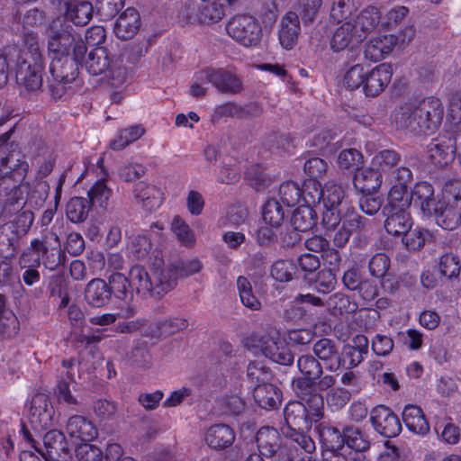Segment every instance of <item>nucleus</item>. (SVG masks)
<instances>
[{
    "label": "nucleus",
    "mask_w": 461,
    "mask_h": 461,
    "mask_svg": "<svg viewBox=\"0 0 461 461\" xmlns=\"http://www.w3.org/2000/svg\"><path fill=\"white\" fill-rule=\"evenodd\" d=\"M444 107L438 98L430 96L421 100L417 105L402 107L396 115V124L409 129L416 134H428L440 126Z\"/></svg>",
    "instance_id": "nucleus-1"
},
{
    "label": "nucleus",
    "mask_w": 461,
    "mask_h": 461,
    "mask_svg": "<svg viewBox=\"0 0 461 461\" xmlns=\"http://www.w3.org/2000/svg\"><path fill=\"white\" fill-rule=\"evenodd\" d=\"M25 47L17 52L15 77L17 84L26 92H37L42 86L43 57L34 33L25 34Z\"/></svg>",
    "instance_id": "nucleus-2"
},
{
    "label": "nucleus",
    "mask_w": 461,
    "mask_h": 461,
    "mask_svg": "<svg viewBox=\"0 0 461 461\" xmlns=\"http://www.w3.org/2000/svg\"><path fill=\"white\" fill-rule=\"evenodd\" d=\"M297 395L301 401L289 402L284 410L285 421L291 429L310 428L323 416L324 402L321 393Z\"/></svg>",
    "instance_id": "nucleus-3"
},
{
    "label": "nucleus",
    "mask_w": 461,
    "mask_h": 461,
    "mask_svg": "<svg viewBox=\"0 0 461 461\" xmlns=\"http://www.w3.org/2000/svg\"><path fill=\"white\" fill-rule=\"evenodd\" d=\"M297 367L302 377L294 381L296 394L319 393L335 385L337 379L332 375H323L320 361L311 354H305L297 359Z\"/></svg>",
    "instance_id": "nucleus-4"
},
{
    "label": "nucleus",
    "mask_w": 461,
    "mask_h": 461,
    "mask_svg": "<svg viewBox=\"0 0 461 461\" xmlns=\"http://www.w3.org/2000/svg\"><path fill=\"white\" fill-rule=\"evenodd\" d=\"M129 282L131 293L136 292L143 297H160L176 285V278L168 270H162L159 274L153 273L150 276L144 267L138 265L130 269Z\"/></svg>",
    "instance_id": "nucleus-5"
},
{
    "label": "nucleus",
    "mask_w": 461,
    "mask_h": 461,
    "mask_svg": "<svg viewBox=\"0 0 461 461\" xmlns=\"http://www.w3.org/2000/svg\"><path fill=\"white\" fill-rule=\"evenodd\" d=\"M87 48L81 36L65 28L50 31L48 52L53 58H63L74 55L76 60H84Z\"/></svg>",
    "instance_id": "nucleus-6"
},
{
    "label": "nucleus",
    "mask_w": 461,
    "mask_h": 461,
    "mask_svg": "<svg viewBox=\"0 0 461 461\" xmlns=\"http://www.w3.org/2000/svg\"><path fill=\"white\" fill-rule=\"evenodd\" d=\"M461 213V182L445 185L443 196L436 209V222L442 229L453 230L458 227Z\"/></svg>",
    "instance_id": "nucleus-7"
},
{
    "label": "nucleus",
    "mask_w": 461,
    "mask_h": 461,
    "mask_svg": "<svg viewBox=\"0 0 461 461\" xmlns=\"http://www.w3.org/2000/svg\"><path fill=\"white\" fill-rule=\"evenodd\" d=\"M13 130L0 136V194L8 190L6 184L14 180L23 181L28 171L27 162L14 158V155H6L12 147L9 142Z\"/></svg>",
    "instance_id": "nucleus-8"
},
{
    "label": "nucleus",
    "mask_w": 461,
    "mask_h": 461,
    "mask_svg": "<svg viewBox=\"0 0 461 461\" xmlns=\"http://www.w3.org/2000/svg\"><path fill=\"white\" fill-rule=\"evenodd\" d=\"M30 249L37 255L33 259L34 267H39L41 262L47 269L53 271L65 263L66 255L60 248L58 235L54 232L32 240Z\"/></svg>",
    "instance_id": "nucleus-9"
},
{
    "label": "nucleus",
    "mask_w": 461,
    "mask_h": 461,
    "mask_svg": "<svg viewBox=\"0 0 461 461\" xmlns=\"http://www.w3.org/2000/svg\"><path fill=\"white\" fill-rule=\"evenodd\" d=\"M82 62L83 60H76L74 55L51 59L50 72L53 81L50 84V91L53 98L62 97L68 86L77 77L78 66Z\"/></svg>",
    "instance_id": "nucleus-10"
},
{
    "label": "nucleus",
    "mask_w": 461,
    "mask_h": 461,
    "mask_svg": "<svg viewBox=\"0 0 461 461\" xmlns=\"http://www.w3.org/2000/svg\"><path fill=\"white\" fill-rule=\"evenodd\" d=\"M87 72L93 76L106 73L112 80V85L119 86L126 80V70L121 66L115 67L111 60L108 50L104 47H97L89 51L85 60Z\"/></svg>",
    "instance_id": "nucleus-11"
},
{
    "label": "nucleus",
    "mask_w": 461,
    "mask_h": 461,
    "mask_svg": "<svg viewBox=\"0 0 461 461\" xmlns=\"http://www.w3.org/2000/svg\"><path fill=\"white\" fill-rule=\"evenodd\" d=\"M226 30L233 40L245 47H255L261 41V27L251 15L240 14L232 17L228 22Z\"/></svg>",
    "instance_id": "nucleus-12"
},
{
    "label": "nucleus",
    "mask_w": 461,
    "mask_h": 461,
    "mask_svg": "<svg viewBox=\"0 0 461 461\" xmlns=\"http://www.w3.org/2000/svg\"><path fill=\"white\" fill-rule=\"evenodd\" d=\"M461 134L446 131L433 138L427 145V156L430 162L437 167H445L455 158L456 142Z\"/></svg>",
    "instance_id": "nucleus-13"
},
{
    "label": "nucleus",
    "mask_w": 461,
    "mask_h": 461,
    "mask_svg": "<svg viewBox=\"0 0 461 461\" xmlns=\"http://www.w3.org/2000/svg\"><path fill=\"white\" fill-rule=\"evenodd\" d=\"M197 80L211 83L218 91L225 94H237L242 90V80L225 68H207L197 73Z\"/></svg>",
    "instance_id": "nucleus-14"
},
{
    "label": "nucleus",
    "mask_w": 461,
    "mask_h": 461,
    "mask_svg": "<svg viewBox=\"0 0 461 461\" xmlns=\"http://www.w3.org/2000/svg\"><path fill=\"white\" fill-rule=\"evenodd\" d=\"M37 451L45 458L46 461H70L71 454L64 434L52 429L43 436V449Z\"/></svg>",
    "instance_id": "nucleus-15"
},
{
    "label": "nucleus",
    "mask_w": 461,
    "mask_h": 461,
    "mask_svg": "<svg viewBox=\"0 0 461 461\" xmlns=\"http://www.w3.org/2000/svg\"><path fill=\"white\" fill-rule=\"evenodd\" d=\"M370 419L375 431L385 438H393L402 431L398 417L386 406L378 405L371 411Z\"/></svg>",
    "instance_id": "nucleus-16"
},
{
    "label": "nucleus",
    "mask_w": 461,
    "mask_h": 461,
    "mask_svg": "<svg viewBox=\"0 0 461 461\" xmlns=\"http://www.w3.org/2000/svg\"><path fill=\"white\" fill-rule=\"evenodd\" d=\"M256 442L260 454L266 456H276L280 461L286 454L282 446V438L278 430L273 427L260 428L256 434Z\"/></svg>",
    "instance_id": "nucleus-17"
},
{
    "label": "nucleus",
    "mask_w": 461,
    "mask_h": 461,
    "mask_svg": "<svg viewBox=\"0 0 461 461\" xmlns=\"http://www.w3.org/2000/svg\"><path fill=\"white\" fill-rule=\"evenodd\" d=\"M55 411L49 397L44 393L35 394L31 402L30 422L35 429H46L52 425Z\"/></svg>",
    "instance_id": "nucleus-18"
},
{
    "label": "nucleus",
    "mask_w": 461,
    "mask_h": 461,
    "mask_svg": "<svg viewBox=\"0 0 461 461\" xmlns=\"http://www.w3.org/2000/svg\"><path fill=\"white\" fill-rule=\"evenodd\" d=\"M301 25L298 14L288 11L281 19L278 26L279 43L286 50H293L298 42Z\"/></svg>",
    "instance_id": "nucleus-19"
},
{
    "label": "nucleus",
    "mask_w": 461,
    "mask_h": 461,
    "mask_svg": "<svg viewBox=\"0 0 461 461\" xmlns=\"http://www.w3.org/2000/svg\"><path fill=\"white\" fill-rule=\"evenodd\" d=\"M260 342L262 353L273 362L281 365H290L293 363L294 355L285 342L279 338L278 334L262 337Z\"/></svg>",
    "instance_id": "nucleus-20"
},
{
    "label": "nucleus",
    "mask_w": 461,
    "mask_h": 461,
    "mask_svg": "<svg viewBox=\"0 0 461 461\" xmlns=\"http://www.w3.org/2000/svg\"><path fill=\"white\" fill-rule=\"evenodd\" d=\"M392 78V68L386 63L366 71L363 91L366 96H376L388 86Z\"/></svg>",
    "instance_id": "nucleus-21"
},
{
    "label": "nucleus",
    "mask_w": 461,
    "mask_h": 461,
    "mask_svg": "<svg viewBox=\"0 0 461 461\" xmlns=\"http://www.w3.org/2000/svg\"><path fill=\"white\" fill-rule=\"evenodd\" d=\"M368 352V339L364 335H357L352 344L344 345L339 351L340 368L351 369L358 366Z\"/></svg>",
    "instance_id": "nucleus-22"
},
{
    "label": "nucleus",
    "mask_w": 461,
    "mask_h": 461,
    "mask_svg": "<svg viewBox=\"0 0 461 461\" xmlns=\"http://www.w3.org/2000/svg\"><path fill=\"white\" fill-rule=\"evenodd\" d=\"M362 41L355 31L352 21H347L339 25L333 32L330 41V47L334 52H339L348 49L352 50Z\"/></svg>",
    "instance_id": "nucleus-23"
},
{
    "label": "nucleus",
    "mask_w": 461,
    "mask_h": 461,
    "mask_svg": "<svg viewBox=\"0 0 461 461\" xmlns=\"http://www.w3.org/2000/svg\"><path fill=\"white\" fill-rule=\"evenodd\" d=\"M312 351L319 361H322L330 372L340 369L339 348L338 344L327 338L318 339L312 346Z\"/></svg>",
    "instance_id": "nucleus-24"
},
{
    "label": "nucleus",
    "mask_w": 461,
    "mask_h": 461,
    "mask_svg": "<svg viewBox=\"0 0 461 461\" xmlns=\"http://www.w3.org/2000/svg\"><path fill=\"white\" fill-rule=\"evenodd\" d=\"M141 20L139 12L129 7L117 18L114 24L116 37L122 41L132 39L140 31Z\"/></svg>",
    "instance_id": "nucleus-25"
},
{
    "label": "nucleus",
    "mask_w": 461,
    "mask_h": 461,
    "mask_svg": "<svg viewBox=\"0 0 461 461\" xmlns=\"http://www.w3.org/2000/svg\"><path fill=\"white\" fill-rule=\"evenodd\" d=\"M133 196L136 202L148 212L158 209L162 203V193L160 189L143 181L135 185Z\"/></svg>",
    "instance_id": "nucleus-26"
},
{
    "label": "nucleus",
    "mask_w": 461,
    "mask_h": 461,
    "mask_svg": "<svg viewBox=\"0 0 461 461\" xmlns=\"http://www.w3.org/2000/svg\"><path fill=\"white\" fill-rule=\"evenodd\" d=\"M66 429L70 438L84 442L92 441L98 435L93 422L81 415L71 416L67 422Z\"/></svg>",
    "instance_id": "nucleus-27"
},
{
    "label": "nucleus",
    "mask_w": 461,
    "mask_h": 461,
    "mask_svg": "<svg viewBox=\"0 0 461 461\" xmlns=\"http://www.w3.org/2000/svg\"><path fill=\"white\" fill-rule=\"evenodd\" d=\"M396 42L397 38L393 34L376 36L366 43L365 56L373 61H379L392 52Z\"/></svg>",
    "instance_id": "nucleus-28"
},
{
    "label": "nucleus",
    "mask_w": 461,
    "mask_h": 461,
    "mask_svg": "<svg viewBox=\"0 0 461 461\" xmlns=\"http://www.w3.org/2000/svg\"><path fill=\"white\" fill-rule=\"evenodd\" d=\"M380 19L381 14L379 10L375 6H369L362 10L351 21L355 26V31L360 39L364 41L378 26Z\"/></svg>",
    "instance_id": "nucleus-29"
},
{
    "label": "nucleus",
    "mask_w": 461,
    "mask_h": 461,
    "mask_svg": "<svg viewBox=\"0 0 461 461\" xmlns=\"http://www.w3.org/2000/svg\"><path fill=\"white\" fill-rule=\"evenodd\" d=\"M235 440L234 430L226 424L211 426L205 433V441L214 449H224L230 447Z\"/></svg>",
    "instance_id": "nucleus-30"
},
{
    "label": "nucleus",
    "mask_w": 461,
    "mask_h": 461,
    "mask_svg": "<svg viewBox=\"0 0 461 461\" xmlns=\"http://www.w3.org/2000/svg\"><path fill=\"white\" fill-rule=\"evenodd\" d=\"M111 296V289L104 279H92L86 286L85 299L92 307L99 308L106 305Z\"/></svg>",
    "instance_id": "nucleus-31"
},
{
    "label": "nucleus",
    "mask_w": 461,
    "mask_h": 461,
    "mask_svg": "<svg viewBox=\"0 0 461 461\" xmlns=\"http://www.w3.org/2000/svg\"><path fill=\"white\" fill-rule=\"evenodd\" d=\"M411 201L420 206L424 214L436 216L438 203L434 199V188L428 182H420L416 184L411 194Z\"/></svg>",
    "instance_id": "nucleus-32"
},
{
    "label": "nucleus",
    "mask_w": 461,
    "mask_h": 461,
    "mask_svg": "<svg viewBox=\"0 0 461 461\" xmlns=\"http://www.w3.org/2000/svg\"><path fill=\"white\" fill-rule=\"evenodd\" d=\"M253 396L257 403L265 410H273L281 404L282 393L270 383L256 384Z\"/></svg>",
    "instance_id": "nucleus-33"
},
{
    "label": "nucleus",
    "mask_w": 461,
    "mask_h": 461,
    "mask_svg": "<svg viewBox=\"0 0 461 461\" xmlns=\"http://www.w3.org/2000/svg\"><path fill=\"white\" fill-rule=\"evenodd\" d=\"M319 435L321 441L332 451L329 461H346L342 455L335 452V450L339 449L345 444V430L342 434L335 427L321 425Z\"/></svg>",
    "instance_id": "nucleus-34"
},
{
    "label": "nucleus",
    "mask_w": 461,
    "mask_h": 461,
    "mask_svg": "<svg viewBox=\"0 0 461 461\" xmlns=\"http://www.w3.org/2000/svg\"><path fill=\"white\" fill-rule=\"evenodd\" d=\"M386 215L384 228L393 236H402L413 225L412 218L408 211H384Z\"/></svg>",
    "instance_id": "nucleus-35"
},
{
    "label": "nucleus",
    "mask_w": 461,
    "mask_h": 461,
    "mask_svg": "<svg viewBox=\"0 0 461 461\" xmlns=\"http://www.w3.org/2000/svg\"><path fill=\"white\" fill-rule=\"evenodd\" d=\"M23 181L14 180L6 184L8 190L5 191V199L2 205L3 213L6 216H12L14 213L20 212L26 203L24 190L21 186Z\"/></svg>",
    "instance_id": "nucleus-36"
},
{
    "label": "nucleus",
    "mask_w": 461,
    "mask_h": 461,
    "mask_svg": "<svg viewBox=\"0 0 461 461\" xmlns=\"http://www.w3.org/2000/svg\"><path fill=\"white\" fill-rule=\"evenodd\" d=\"M402 420L406 427L415 434L425 435L429 430L422 410L416 405H407L402 411Z\"/></svg>",
    "instance_id": "nucleus-37"
},
{
    "label": "nucleus",
    "mask_w": 461,
    "mask_h": 461,
    "mask_svg": "<svg viewBox=\"0 0 461 461\" xmlns=\"http://www.w3.org/2000/svg\"><path fill=\"white\" fill-rule=\"evenodd\" d=\"M105 176L106 174L104 172V176L96 180L87 192V200L91 206H96L104 211L108 209L113 196V190L107 185Z\"/></svg>",
    "instance_id": "nucleus-38"
},
{
    "label": "nucleus",
    "mask_w": 461,
    "mask_h": 461,
    "mask_svg": "<svg viewBox=\"0 0 461 461\" xmlns=\"http://www.w3.org/2000/svg\"><path fill=\"white\" fill-rule=\"evenodd\" d=\"M382 176L377 169L362 168L355 173L353 185L360 193H372L380 187Z\"/></svg>",
    "instance_id": "nucleus-39"
},
{
    "label": "nucleus",
    "mask_w": 461,
    "mask_h": 461,
    "mask_svg": "<svg viewBox=\"0 0 461 461\" xmlns=\"http://www.w3.org/2000/svg\"><path fill=\"white\" fill-rule=\"evenodd\" d=\"M387 202L384 211H408L411 196L407 185L402 183L393 185L388 194Z\"/></svg>",
    "instance_id": "nucleus-40"
},
{
    "label": "nucleus",
    "mask_w": 461,
    "mask_h": 461,
    "mask_svg": "<svg viewBox=\"0 0 461 461\" xmlns=\"http://www.w3.org/2000/svg\"><path fill=\"white\" fill-rule=\"evenodd\" d=\"M93 6L87 1L73 0L67 4L66 18L77 26L86 25L92 18Z\"/></svg>",
    "instance_id": "nucleus-41"
},
{
    "label": "nucleus",
    "mask_w": 461,
    "mask_h": 461,
    "mask_svg": "<svg viewBox=\"0 0 461 461\" xmlns=\"http://www.w3.org/2000/svg\"><path fill=\"white\" fill-rule=\"evenodd\" d=\"M91 207L86 198L72 197L66 205L67 218L73 223L84 222L88 217Z\"/></svg>",
    "instance_id": "nucleus-42"
},
{
    "label": "nucleus",
    "mask_w": 461,
    "mask_h": 461,
    "mask_svg": "<svg viewBox=\"0 0 461 461\" xmlns=\"http://www.w3.org/2000/svg\"><path fill=\"white\" fill-rule=\"evenodd\" d=\"M291 224L298 231H307L316 224V214L312 207L302 204L292 213Z\"/></svg>",
    "instance_id": "nucleus-43"
},
{
    "label": "nucleus",
    "mask_w": 461,
    "mask_h": 461,
    "mask_svg": "<svg viewBox=\"0 0 461 461\" xmlns=\"http://www.w3.org/2000/svg\"><path fill=\"white\" fill-rule=\"evenodd\" d=\"M285 217V211L283 205L276 199H268L262 207V218L266 224L272 228H278L282 225Z\"/></svg>",
    "instance_id": "nucleus-44"
},
{
    "label": "nucleus",
    "mask_w": 461,
    "mask_h": 461,
    "mask_svg": "<svg viewBox=\"0 0 461 461\" xmlns=\"http://www.w3.org/2000/svg\"><path fill=\"white\" fill-rule=\"evenodd\" d=\"M144 132L145 130L140 125H133L120 130L116 136L111 140L110 147L113 150H122L131 143L139 140Z\"/></svg>",
    "instance_id": "nucleus-45"
},
{
    "label": "nucleus",
    "mask_w": 461,
    "mask_h": 461,
    "mask_svg": "<svg viewBox=\"0 0 461 461\" xmlns=\"http://www.w3.org/2000/svg\"><path fill=\"white\" fill-rule=\"evenodd\" d=\"M108 282L111 294H113L116 298L123 301L131 298L132 293L130 287L129 276L126 277L122 273L114 272L108 277Z\"/></svg>",
    "instance_id": "nucleus-46"
},
{
    "label": "nucleus",
    "mask_w": 461,
    "mask_h": 461,
    "mask_svg": "<svg viewBox=\"0 0 461 461\" xmlns=\"http://www.w3.org/2000/svg\"><path fill=\"white\" fill-rule=\"evenodd\" d=\"M344 198V190L341 185L333 181L327 182L322 187V199L324 208H339Z\"/></svg>",
    "instance_id": "nucleus-47"
},
{
    "label": "nucleus",
    "mask_w": 461,
    "mask_h": 461,
    "mask_svg": "<svg viewBox=\"0 0 461 461\" xmlns=\"http://www.w3.org/2000/svg\"><path fill=\"white\" fill-rule=\"evenodd\" d=\"M171 230L182 245L189 248L194 246L196 240L194 232L179 216L173 218Z\"/></svg>",
    "instance_id": "nucleus-48"
},
{
    "label": "nucleus",
    "mask_w": 461,
    "mask_h": 461,
    "mask_svg": "<svg viewBox=\"0 0 461 461\" xmlns=\"http://www.w3.org/2000/svg\"><path fill=\"white\" fill-rule=\"evenodd\" d=\"M237 288L240 301L244 306L251 310H258L261 306L258 299L254 295L250 282L245 276H239Z\"/></svg>",
    "instance_id": "nucleus-49"
},
{
    "label": "nucleus",
    "mask_w": 461,
    "mask_h": 461,
    "mask_svg": "<svg viewBox=\"0 0 461 461\" xmlns=\"http://www.w3.org/2000/svg\"><path fill=\"white\" fill-rule=\"evenodd\" d=\"M362 163V153L354 148L341 150L337 158L339 167L344 170H357Z\"/></svg>",
    "instance_id": "nucleus-50"
},
{
    "label": "nucleus",
    "mask_w": 461,
    "mask_h": 461,
    "mask_svg": "<svg viewBox=\"0 0 461 461\" xmlns=\"http://www.w3.org/2000/svg\"><path fill=\"white\" fill-rule=\"evenodd\" d=\"M151 249L152 243L150 240L143 234L133 237L128 245L129 254L138 260L147 258Z\"/></svg>",
    "instance_id": "nucleus-51"
},
{
    "label": "nucleus",
    "mask_w": 461,
    "mask_h": 461,
    "mask_svg": "<svg viewBox=\"0 0 461 461\" xmlns=\"http://www.w3.org/2000/svg\"><path fill=\"white\" fill-rule=\"evenodd\" d=\"M321 4V0H297L294 12L301 15L303 23L307 25L315 19Z\"/></svg>",
    "instance_id": "nucleus-52"
},
{
    "label": "nucleus",
    "mask_w": 461,
    "mask_h": 461,
    "mask_svg": "<svg viewBox=\"0 0 461 461\" xmlns=\"http://www.w3.org/2000/svg\"><path fill=\"white\" fill-rule=\"evenodd\" d=\"M278 194L285 205L294 206L301 201L302 188L295 182H285L280 185Z\"/></svg>",
    "instance_id": "nucleus-53"
},
{
    "label": "nucleus",
    "mask_w": 461,
    "mask_h": 461,
    "mask_svg": "<svg viewBox=\"0 0 461 461\" xmlns=\"http://www.w3.org/2000/svg\"><path fill=\"white\" fill-rule=\"evenodd\" d=\"M460 263L456 256L446 253L438 258V270L442 276L448 279L456 278L460 273Z\"/></svg>",
    "instance_id": "nucleus-54"
},
{
    "label": "nucleus",
    "mask_w": 461,
    "mask_h": 461,
    "mask_svg": "<svg viewBox=\"0 0 461 461\" xmlns=\"http://www.w3.org/2000/svg\"><path fill=\"white\" fill-rule=\"evenodd\" d=\"M345 443L352 449L364 452L369 448L367 437L358 429L348 427L345 429Z\"/></svg>",
    "instance_id": "nucleus-55"
},
{
    "label": "nucleus",
    "mask_w": 461,
    "mask_h": 461,
    "mask_svg": "<svg viewBox=\"0 0 461 461\" xmlns=\"http://www.w3.org/2000/svg\"><path fill=\"white\" fill-rule=\"evenodd\" d=\"M366 70L361 64L350 67L344 74L343 85L349 89L363 87Z\"/></svg>",
    "instance_id": "nucleus-56"
},
{
    "label": "nucleus",
    "mask_w": 461,
    "mask_h": 461,
    "mask_svg": "<svg viewBox=\"0 0 461 461\" xmlns=\"http://www.w3.org/2000/svg\"><path fill=\"white\" fill-rule=\"evenodd\" d=\"M400 155L395 150L384 149L374 156L372 165L378 171H385L395 166L400 161Z\"/></svg>",
    "instance_id": "nucleus-57"
},
{
    "label": "nucleus",
    "mask_w": 461,
    "mask_h": 461,
    "mask_svg": "<svg viewBox=\"0 0 461 461\" xmlns=\"http://www.w3.org/2000/svg\"><path fill=\"white\" fill-rule=\"evenodd\" d=\"M322 199V186L315 179H310L304 183L303 189H302L301 200L304 202V205L311 207L319 203Z\"/></svg>",
    "instance_id": "nucleus-58"
},
{
    "label": "nucleus",
    "mask_w": 461,
    "mask_h": 461,
    "mask_svg": "<svg viewBox=\"0 0 461 461\" xmlns=\"http://www.w3.org/2000/svg\"><path fill=\"white\" fill-rule=\"evenodd\" d=\"M326 395V401L332 411L341 410L349 402L351 394L348 390L342 387L333 386L330 388Z\"/></svg>",
    "instance_id": "nucleus-59"
},
{
    "label": "nucleus",
    "mask_w": 461,
    "mask_h": 461,
    "mask_svg": "<svg viewBox=\"0 0 461 461\" xmlns=\"http://www.w3.org/2000/svg\"><path fill=\"white\" fill-rule=\"evenodd\" d=\"M391 261L384 253L375 254L368 262L369 273L375 278H383L390 269Z\"/></svg>",
    "instance_id": "nucleus-60"
},
{
    "label": "nucleus",
    "mask_w": 461,
    "mask_h": 461,
    "mask_svg": "<svg viewBox=\"0 0 461 461\" xmlns=\"http://www.w3.org/2000/svg\"><path fill=\"white\" fill-rule=\"evenodd\" d=\"M31 256L30 252L24 251L19 258L21 267L26 268L23 274V281L29 286L38 283L41 277L39 271L36 269L37 267H34V260L32 263L30 262Z\"/></svg>",
    "instance_id": "nucleus-61"
},
{
    "label": "nucleus",
    "mask_w": 461,
    "mask_h": 461,
    "mask_svg": "<svg viewBox=\"0 0 461 461\" xmlns=\"http://www.w3.org/2000/svg\"><path fill=\"white\" fill-rule=\"evenodd\" d=\"M246 178L249 185L258 191L264 189L271 183V178L259 165L249 167L246 172Z\"/></svg>",
    "instance_id": "nucleus-62"
},
{
    "label": "nucleus",
    "mask_w": 461,
    "mask_h": 461,
    "mask_svg": "<svg viewBox=\"0 0 461 461\" xmlns=\"http://www.w3.org/2000/svg\"><path fill=\"white\" fill-rule=\"evenodd\" d=\"M225 16L224 2H212L201 11V21L204 23H218Z\"/></svg>",
    "instance_id": "nucleus-63"
},
{
    "label": "nucleus",
    "mask_w": 461,
    "mask_h": 461,
    "mask_svg": "<svg viewBox=\"0 0 461 461\" xmlns=\"http://www.w3.org/2000/svg\"><path fill=\"white\" fill-rule=\"evenodd\" d=\"M76 456L79 461H101L103 451L95 445L84 443L76 448Z\"/></svg>",
    "instance_id": "nucleus-64"
}]
</instances>
